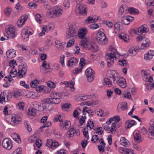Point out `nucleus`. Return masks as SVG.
Here are the masks:
<instances>
[{"label": "nucleus", "mask_w": 154, "mask_h": 154, "mask_svg": "<svg viewBox=\"0 0 154 154\" xmlns=\"http://www.w3.org/2000/svg\"><path fill=\"white\" fill-rule=\"evenodd\" d=\"M78 61L79 60L78 59L75 58L73 57H71L68 61V66H75L77 64Z\"/></svg>", "instance_id": "a211bd4d"}, {"label": "nucleus", "mask_w": 154, "mask_h": 154, "mask_svg": "<svg viewBox=\"0 0 154 154\" xmlns=\"http://www.w3.org/2000/svg\"><path fill=\"white\" fill-rule=\"evenodd\" d=\"M7 57L10 58H13L16 56L15 51L13 49H11L6 52Z\"/></svg>", "instance_id": "4be33fe9"}, {"label": "nucleus", "mask_w": 154, "mask_h": 154, "mask_svg": "<svg viewBox=\"0 0 154 154\" xmlns=\"http://www.w3.org/2000/svg\"><path fill=\"white\" fill-rule=\"evenodd\" d=\"M82 39L80 43V45L82 47V48L83 49H85L88 46V45L89 44L87 43L88 39L87 38H81Z\"/></svg>", "instance_id": "412c9836"}, {"label": "nucleus", "mask_w": 154, "mask_h": 154, "mask_svg": "<svg viewBox=\"0 0 154 154\" xmlns=\"http://www.w3.org/2000/svg\"><path fill=\"white\" fill-rule=\"evenodd\" d=\"M128 54L130 56H133L136 54V51L134 48L130 49L128 51Z\"/></svg>", "instance_id": "a18cd8bd"}, {"label": "nucleus", "mask_w": 154, "mask_h": 154, "mask_svg": "<svg viewBox=\"0 0 154 154\" xmlns=\"http://www.w3.org/2000/svg\"><path fill=\"white\" fill-rule=\"evenodd\" d=\"M51 103L56 104L59 103L60 102V100L59 99H56L55 98H51Z\"/></svg>", "instance_id": "5fc2aeb1"}, {"label": "nucleus", "mask_w": 154, "mask_h": 154, "mask_svg": "<svg viewBox=\"0 0 154 154\" xmlns=\"http://www.w3.org/2000/svg\"><path fill=\"white\" fill-rule=\"evenodd\" d=\"M116 83H117V85L123 88H125L126 86L125 80L122 77L118 76Z\"/></svg>", "instance_id": "9b49d317"}, {"label": "nucleus", "mask_w": 154, "mask_h": 154, "mask_svg": "<svg viewBox=\"0 0 154 154\" xmlns=\"http://www.w3.org/2000/svg\"><path fill=\"white\" fill-rule=\"evenodd\" d=\"M2 145L4 148L8 150L11 149L12 146L11 140L8 138H5L3 140Z\"/></svg>", "instance_id": "6e6552de"}, {"label": "nucleus", "mask_w": 154, "mask_h": 154, "mask_svg": "<svg viewBox=\"0 0 154 154\" xmlns=\"http://www.w3.org/2000/svg\"><path fill=\"white\" fill-rule=\"evenodd\" d=\"M28 18L27 15H22L19 19L17 21V24L19 27H20L23 25Z\"/></svg>", "instance_id": "ddd939ff"}, {"label": "nucleus", "mask_w": 154, "mask_h": 154, "mask_svg": "<svg viewBox=\"0 0 154 154\" xmlns=\"http://www.w3.org/2000/svg\"><path fill=\"white\" fill-rule=\"evenodd\" d=\"M98 20V17L97 19L94 18L91 16H89L86 20V22L87 24L92 23L97 21Z\"/></svg>", "instance_id": "473e14b6"}, {"label": "nucleus", "mask_w": 154, "mask_h": 154, "mask_svg": "<svg viewBox=\"0 0 154 154\" xmlns=\"http://www.w3.org/2000/svg\"><path fill=\"white\" fill-rule=\"evenodd\" d=\"M55 43L56 44V48L59 50L63 51V44L59 41H55Z\"/></svg>", "instance_id": "f704fd0d"}, {"label": "nucleus", "mask_w": 154, "mask_h": 154, "mask_svg": "<svg viewBox=\"0 0 154 154\" xmlns=\"http://www.w3.org/2000/svg\"><path fill=\"white\" fill-rule=\"evenodd\" d=\"M94 126V124L93 122L91 120H89L86 126L87 129H88V128L89 127L90 129L91 130L93 129Z\"/></svg>", "instance_id": "de8ad7c7"}, {"label": "nucleus", "mask_w": 154, "mask_h": 154, "mask_svg": "<svg viewBox=\"0 0 154 154\" xmlns=\"http://www.w3.org/2000/svg\"><path fill=\"white\" fill-rule=\"evenodd\" d=\"M21 118L19 116H12L11 118V124L12 125L14 126L16 124L18 123L19 122L21 121Z\"/></svg>", "instance_id": "5701e85b"}, {"label": "nucleus", "mask_w": 154, "mask_h": 154, "mask_svg": "<svg viewBox=\"0 0 154 154\" xmlns=\"http://www.w3.org/2000/svg\"><path fill=\"white\" fill-rule=\"evenodd\" d=\"M63 10L59 6H56L48 11L46 15L49 18L56 17L61 16L63 14Z\"/></svg>", "instance_id": "f257e3e1"}, {"label": "nucleus", "mask_w": 154, "mask_h": 154, "mask_svg": "<svg viewBox=\"0 0 154 154\" xmlns=\"http://www.w3.org/2000/svg\"><path fill=\"white\" fill-rule=\"evenodd\" d=\"M74 40L73 39H71L67 43L66 47H69L74 44Z\"/></svg>", "instance_id": "680f3d73"}, {"label": "nucleus", "mask_w": 154, "mask_h": 154, "mask_svg": "<svg viewBox=\"0 0 154 154\" xmlns=\"http://www.w3.org/2000/svg\"><path fill=\"white\" fill-rule=\"evenodd\" d=\"M27 70V66L26 63L22 64L19 67L18 76L20 78H23L25 75Z\"/></svg>", "instance_id": "7ed1b4c3"}, {"label": "nucleus", "mask_w": 154, "mask_h": 154, "mask_svg": "<svg viewBox=\"0 0 154 154\" xmlns=\"http://www.w3.org/2000/svg\"><path fill=\"white\" fill-rule=\"evenodd\" d=\"M85 73L87 77V80L89 82H91L94 80V72L90 68H88L85 71Z\"/></svg>", "instance_id": "0eeeda50"}, {"label": "nucleus", "mask_w": 154, "mask_h": 154, "mask_svg": "<svg viewBox=\"0 0 154 154\" xmlns=\"http://www.w3.org/2000/svg\"><path fill=\"white\" fill-rule=\"evenodd\" d=\"M47 26L46 25H44L42 27V29L41 32H40L38 35L39 37H41L45 34V32H47L48 31V29H47Z\"/></svg>", "instance_id": "37998d69"}, {"label": "nucleus", "mask_w": 154, "mask_h": 154, "mask_svg": "<svg viewBox=\"0 0 154 154\" xmlns=\"http://www.w3.org/2000/svg\"><path fill=\"white\" fill-rule=\"evenodd\" d=\"M149 137L152 140L154 139V127L150 126L148 129Z\"/></svg>", "instance_id": "a878e982"}, {"label": "nucleus", "mask_w": 154, "mask_h": 154, "mask_svg": "<svg viewBox=\"0 0 154 154\" xmlns=\"http://www.w3.org/2000/svg\"><path fill=\"white\" fill-rule=\"evenodd\" d=\"M66 121L64 122L63 121L60 122V126L61 129L63 130L64 129L66 130Z\"/></svg>", "instance_id": "e2e57ef3"}, {"label": "nucleus", "mask_w": 154, "mask_h": 154, "mask_svg": "<svg viewBox=\"0 0 154 154\" xmlns=\"http://www.w3.org/2000/svg\"><path fill=\"white\" fill-rule=\"evenodd\" d=\"M104 82H103V85L107 87H110L112 85V83L105 78L104 79Z\"/></svg>", "instance_id": "49530a36"}, {"label": "nucleus", "mask_w": 154, "mask_h": 154, "mask_svg": "<svg viewBox=\"0 0 154 154\" xmlns=\"http://www.w3.org/2000/svg\"><path fill=\"white\" fill-rule=\"evenodd\" d=\"M128 11L131 14H138V10L133 7L129 8L128 9Z\"/></svg>", "instance_id": "a19ab883"}, {"label": "nucleus", "mask_w": 154, "mask_h": 154, "mask_svg": "<svg viewBox=\"0 0 154 154\" xmlns=\"http://www.w3.org/2000/svg\"><path fill=\"white\" fill-rule=\"evenodd\" d=\"M114 27L115 28V30H116L117 31L120 30L121 26L120 24L118 23H116L114 24ZM116 32H117V31H116Z\"/></svg>", "instance_id": "774afa93"}, {"label": "nucleus", "mask_w": 154, "mask_h": 154, "mask_svg": "<svg viewBox=\"0 0 154 154\" xmlns=\"http://www.w3.org/2000/svg\"><path fill=\"white\" fill-rule=\"evenodd\" d=\"M120 39H122L125 42H128L129 41V36L124 33H122L119 35Z\"/></svg>", "instance_id": "bb28decb"}, {"label": "nucleus", "mask_w": 154, "mask_h": 154, "mask_svg": "<svg viewBox=\"0 0 154 154\" xmlns=\"http://www.w3.org/2000/svg\"><path fill=\"white\" fill-rule=\"evenodd\" d=\"M116 54H119L116 50L114 49V51H112V52L109 54H107L105 57V58L106 61H108L109 60H112L114 59V58L116 59Z\"/></svg>", "instance_id": "9d476101"}, {"label": "nucleus", "mask_w": 154, "mask_h": 154, "mask_svg": "<svg viewBox=\"0 0 154 154\" xmlns=\"http://www.w3.org/2000/svg\"><path fill=\"white\" fill-rule=\"evenodd\" d=\"M36 110L33 108L29 109L28 110V114L31 116H34L36 114Z\"/></svg>", "instance_id": "c03bdc74"}, {"label": "nucleus", "mask_w": 154, "mask_h": 154, "mask_svg": "<svg viewBox=\"0 0 154 154\" xmlns=\"http://www.w3.org/2000/svg\"><path fill=\"white\" fill-rule=\"evenodd\" d=\"M127 10L126 5L125 4L122 5L118 11V16L119 17L124 16L126 14Z\"/></svg>", "instance_id": "1a4fd4ad"}, {"label": "nucleus", "mask_w": 154, "mask_h": 154, "mask_svg": "<svg viewBox=\"0 0 154 154\" xmlns=\"http://www.w3.org/2000/svg\"><path fill=\"white\" fill-rule=\"evenodd\" d=\"M135 122L134 120H129L126 122V126L127 128H129L135 125Z\"/></svg>", "instance_id": "e433bc0d"}, {"label": "nucleus", "mask_w": 154, "mask_h": 154, "mask_svg": "<svg viewBox=\"0 0 154 154\" xmlns=\"http://www.w3.org/2000/svg\"><path fill=\"white\" fill-rule=\"evenodd\" d=\"M11 8H7L4 11V13L6 16H9L11 14Z\"/></svg>", "instance_id": "3c124183"}, {"label": "nucleus", "mask_w": 154, "mask_h": 154, "mask_svg": "<svg viewBox=\"0 0 154 154\" xmlns=\"http://www.w3.org/2000/svg\"><path fill=\"white\" fill-rule=\"evenodd\" d=\"M87 33L88 30L85 27L80 29L78 32V37L80 38H84Z\"/></svg>", "instance_id": "f3484780"}, {"label": "nucleus", "mask_w": 154, "mask_h": 154, "mask_svg": "<svg viewBox=\"0 0 154 154\" xmlns=\"http://www.w3.org/2000/svg\"><path fill=\"white\" fill-rule=\"evenodd\" d=\"M89 27L90 29H95L98 28L99 26L97 24L95 23L90 25Z\"/></svg>", "instance_id": "4d7b16f0"}, {"label": "nucleus", "mask_w": 154, "mask_h": 154, "mask_svg": "<svg viewBox=\"0 0 154 154\" xmlns=\"http://www.w3.org/2000/svg\"><path fill=\"white\" fill-rule=\"evenodd\" d=\"M112 118H113V121H114L112 123V127H114V128H116V124L119 122L120 120V117L119 116H115L113 117Z\"/></svg>", "instance_id": "72a5a7b5"}, {"label": "nucleus", "mask_w": 154, "mask_h": 154, "mask_svg": "<svg viewBox=\"0 0 154 154\" xmlns=\"http://www.w3.org/2000/svg\"><path fill=\"white\" fill-rule=\"evenodd\" d=\"M103 30L102 29H101L99 30L97 33L96 35V39L97 40L99 39H102L103 37H106L105 34L103 32Z\"/></svg>", "instance_id": "aec40b11"}, {"label": "nucleus", "mask_w": 154, "mask_h": 154, "mask_svg": "<svg viewBox=\"0 0 154 154\" xmlns=\"http://www.w3.org/2000/svg\"><path fill=\"white\" fill-rule=\"evenodd\" d=\"M24 106V103L23 102H20L18 104V106L20 110H23Z\"/></svg>", "instance_id": "69168bd1"}, {"label": "nucleus", "mask_w": 154, "mask_h": 154, "mask_svg": "<svg viewBox=\"0 0 154 154\" xmlns=\"http://www.w3.org/2000/svg\"><path fill=\"white\" fill-rule=\"evenodd\" d=\"M149 31V29L146 25H143L138 28L137 29V35H141L143 33H146Z\"/></svg>", "instance_id": "f8f14e48"}, {"label": "nucleus", "mask_w": 154, "mask_h": 154, "mask_svg": "<svg viewBox=\"0 0 154 154\" xmlns=\"http://www.w3.org/2000/svg\"><path fill=\"white\" fill-rule=\"evenodd\" d=\"M123 97L129 99L131 97V94L129 92H125L123 94Z\"/></svg>", "instance_id": "13d9d810"}, {"label": "nucleus", "mask_w": 154, "mask_h": 154, "mask_svg": "<svg viewBox=\"0 0 154 154\" xmlns=\"http://www.w3.org/2000/svg\"><path fill=\"white\" fill-rule=\"evenodd\" d=\"M41 102L47 105L49 103H51V98H47L41 100Z\"/></svg>", "instance_id": "8fccbe9b"}, {"label": "nucleus", "mask_w": 154, "mask_h": 154, "mask_svg": "<svg viewBox=\"0 0 154 154\" xmlns=\"http://www.w3.org/2000/svg\"><path fill=\"white\" fill-rule=\"evenodd\" d=\"M91 95H85L82 97H78V99H77V100H81V101L85 100L87 99L90 98H91Z\"/></svg>", "instance_id": "09e8293b"}, {"label": "nucleus", "mask_w": 154, "mask_h": 154, "mask_svg": "<svg viewBox=\"0 0 154 154\" xmlns=\"http://www.w3.org/2000/svg\"><path fill=\"white\" fill-rule=\"evenodd\" d=\"M119 64L122 66H126L127 63V60H119Z\"/></svg>", "instance_id": "338daca9"}, {"label": "nucleus", "mask_w": 154, "mask_h": 154, "mask_svg": "<svg viewBox=\"0 0 154 154\" xmlns=\"http://www.w3.org/2000/svg\"><path fill=\"white\" fill-rule=\"evenodd\" d=\"M42 66L43 68H45L46 69H50V67L48 64H47L46 61L44 60L42 62Z\"/></svg>", "instance_id": "6e6d98bb"}, {"label": "nucleus", "mask_w": 154, "mask_h": 154, "mask_svg": "<svg viewBox=\"0 0 154 154\" xmlns=\"http://www.w3.org/2000/svg\"><path fill=\"white\" fill-rule=\"evenodd\" d=\"M133 135L135 141L139 143L141 141V137L139 131H135L133 133Z\"/></svg>", "instance_id": "b1692460"}, {"label": "nucleus", "mask_w": 154, "mask_h": 154, "mask_svg": "<svg viewBox=\"0 0 154 154\" xmlns=\"http://www.w3.org/2000/svg\"><path fill=\"white\" fill-rule=\"evenodd\" d=\"M51 122H48L45 124H44L42 126L40 127V129H42L45 127H49L51 125Z\"/></svg>", "instance_id": "0e129e2a"}, {"label": "nucleus", "mask_w": 154, "mask_h": 154, "mask_svg": "<svg viewBox=\"0 0 154 154\" xmlns=\"http://www.w3.org/2000/svg\"><path fill=\"white\" fill-rule=\"evenodd\" d=\"M102 39L97 40L98 43L100 45H103L106 44L108 40L106 37H103Z\"/></svg>", "instance_id": "ea45409f"}, {"label": "nucleus", "mask_w": 154, "mask_h": 154, "mask_svg": "<svg viewBox=\"0 0 154 154\" xmlns=\"http://www.w3.org/2000/svg\"><path fill=\"white\" fill-rule=\"evenodd\" d=\"M59 146L58 143L56 141L52 142L51 143V149H53L57 148Z\"/></svg>", "instance_id": "bf43d9fd"}, {"label": "nucleus", "mask_w": 154, "mask_h": 154, "mask_svg": "<svg viewBox=\"0 0 154 154\" xmlns=\"http://www.w3.org/2000/svg\"><path fill=\"white\" fill-rule=\"evenodd\" d=\"M129 17V16H124L122 18V21L124 24L128 25L129 24L130 20Z\"/></svg>", "instance_id": "2f4dec72"}, {"label": "nucleus", "mask_w": 154, "mask_h": 154, "mask_svg": "<svg viewBox=\"0 0 154 154\" xmlns=\"http://www.w3.org/2000/svg\"><path fill=\"white\" fill-rule=\"evenodd\" d=\"M6 31L9 37L13 38L16 37L15 29L13 26H7L6 27Z\"/></svg>", "instance_id": "39448f33"}, {"label": "nucleus", "mask_w": 154, "mask_h": 154, "mask_svg": "<svg viewBox=\"0 0 154 154\" xmlns=\"http://www.w3.org/2000/svg\"><path fill=\"white\" fill-rule=\"evenodd\" d=\"M50 97L51 98H55L57 99H59L62 98L60 94L57 93L55 92L51 93L50 94Z\"/></svg>", "instance_id": "c756f323"}, {"label": "nucleus", "mask_w": 154, "mask_h": 154, "mask_svg": "<svg viewBox=\"0 0 154 154\" xmlns=\"http://www.w3.org/2000/svg\"><path fill=\"white\" fill-rule=\"evenodd\" d=\"M75 133H78V131L76 132V131L73 128H70L67 132L66 136L69 138L72 137H73Z\"/></svg>", "instance_id": "cd10ccee"}, {"label": "nucleus", "mask_w": 154, "mask_h": 154, "mask_svg": "<svg viewBox=\"0 0 154 154\" xmlns=\"http://www.w3.org/2000/svg\"><path fill=\"white\" fill-rule=\"evenodd\" d=\"M3 96H2L1 94H0V102L1 103L6 101L5 97L7 98V101H9L11 98V94L10 90L6 91L3 93Z\"/></svg>", "instance_id": "423d86ee"}, {"label": "nucleus", "mask_w": 154, "mask_h": 154, "mask_svg": "<svg viewBox=\"0 0 154 154\" xmlns=\"http://www.w3.org/2000/svg\"><path fill=\"white\" fill-rule=\"evenodd\" d=\"M70 104L68 103H66L65 104H63L62 106V108L64 111H66L67 110V109H68L69 107Z\"/></svg>", "instance_id": "052dcab7"}, {"label": "nucleus", "mask_w": 154, "mask_h": 154, "mask_svg": "<svg viewBox=\"0 0 154 154\" xmlns=\"http://www.w3.org/2000/svg\"><path fill=\"white\" fill-rule=\"evenodd\" d=\"M83 68V65H81V66L77 68L75 70L73 71V73L75 75L78 74L82 72Z\"/></svg>", "instance_id": "79ce46f5"}, {"label": "nucleus", "mask_w": 154, "mask_h": 154, "mask_svg": "<svg viewBox=\"0 0 154 154\" xmlns=\"http://www.w3.org/2000/svg\"><path fill=\"white\" fill-rule=\"evenodd\" d=\"M136 40L138 42H142L141 44H139L138 46L140 49H144L149 47L150 44L149 40L142 36H137Z\"/></svg>", "instance_id": "f03ea898"}, {"label": "nucleus", "mask_w": 154, "mask_h": 154, "mask_svg": "<svg viewBox=\"0 0 154 154\" xmlns=\"http://www.w3.org/2000/svg\"><path fill=\"white\" fill-rule=\"evenodd\" d=\"M24 33H26L27 34L32 35L33 33V30L30 28L26 26L22 30Z\"/></svg>", "instance_id": "c85d7f7f"}, {"label": "nucleus", "mask_w": 154, "mask_h": 154, "mask_svg": "<svg viewBox=\"0 0 154 154\" xmlns=\"http://www.w3.org/2000/svg\"><path fill=\"white\" fill-rule=\"evenodd\" d=\"M86 7L83 4L77 5L75 10V12L77 15L86 14Z\"/></svg>", "instance_id": "20e7f679"}, {"label": "nucleus", "mask_w": 154, "mask_h": 154, "mask_svg": "<svg viewBox=\"0 0 154 154\" xmlns=\"http://www.w3.org/2000/svg\"><path fill=\"white\" fill-rule=\"evenodd\" d=\"M86 48L88 50H91L93 52H97L99 50V48L97 45L94 43H90Z\"/></svg>", "instance_id": "2eb2a0df"}, {"label": "nucleus", "mask_w": 154, "mask_h": 154, "mask_svg": "<svg viewBox=\"0 0 154 154\" xmlns=\"http://www.w3.org/2000/svg\"><path fill=\"white\" fill-rule=\"evenodd\" d=\"M48 86L51 88H55V84L51 81H49L47 83Z\"/></svg>", "instance_id": "864d4df0"}, {"label": "nucleus", "mask_w": 154, "mask_h": 154, "mask_svg": "<svg viewBox=\"0 0 154 154\" xmlns=\"http://www.w3.org/2000/svg\"><path fill=\"white\" fill-rule=\"evenodd\" d=\"M39 84V82L37 80H35L32 81L31 83V87L34 88L37 86Z\"/></svg>", "instance_id": "603ef678"}, {"label": "nucleus", "mask_w": 154, "mask_h": 154, "mask_svg": "<svg viewBox=\"0 0 154 154\" xmlns=\"http://www.w3.org/2000/svg\"><path fill=\"white\" fill-rule=\"evenodd\" d=\"M21 34L22 40L24 41H27L29 39V34L26 33H24L23 31H21Z\"/></svg>", "instance_id": "58836bf2"}, {"label": "nucleus", "mask_w": 154, "mask_h": 154, "mask_svg": "<svg viewBox=\"0 0 154 154\" xmlns=\"http://www.w3.org/2000/svg\"><path fill=\"white\" fill-rule=\"evenodd\" d=\"M63 117L62 115L60 114H58L55 116L54 121V122H57L58 121H59L60 122H61L63 121Z\"/></svg>", "instance_id": "4c0bfd02"}, {"label": "nucleus", "mask_w": 154, "mask_h": 154, "mask_svg": "<svg viewBox=\"0 0 154 154\" xmlns=\"http://www.w3.org/2000/svg\"><path fill=\"white\" fill-rule=\"evenodd\" d=\"M154 55V51L152 50L148 51L147 53L144 55V59L146 60H150Z\"/></svg>", "instance_id": "6ab92c4d"}, {"label": "nucleus", "mask_w": 154, "mask_h": 154, "mask_svg": "<svg viewBox=\"0 0 154 154\" xmlns=\"http://www.w3.org/2000/svg\"><path fill=\"white\" fill-rule=\"evenodd\" d=\"M127 108V103L126 102H124L119 103L118 106L117 112H120L121 111L125 110Z\"/></svg>", "instance_id": "dca6fc26"}, {"label": "nucleus", "mask_w": 154, "mask_h": 154, "mask_svg": "<svg viewBox=\"0 0 154 154\" xmlns=\"http://www.w3.org/2000/svg\"><path fill=\"white\" fill-rule=\"evenodd\" d=\"M76 32V30L75 28L71 27L69 28L66 32V37L67 38H69L71 37L75 36Z\"/></svg>", "instance_id": "4468645a"}, {"label": "nucleus", "mask_w": 154, "mask_h": 154, "mask_svg": "<svg viewBox=\"0 0 154 154\" xmlns=\"http://www.w3.org/2000/svg\"><path fill=\"white\" fill-rule=\"evenodd\" d=\"M12 94L13 97L17 99L19 98L22 95V92L19 91H14Z\"/></svg>", "instance_id": "c9c22d12"}, {"label": "nucleus", "mask_w": 154, "mask_h": 154, "mask_svg": "<svg viewBox=\"0 0 154 154\" xmlns=\"http://www.w3.org/2000/svg\"><path fill=\"white\" fill-rule=\"evenodd\" d=\"M118 76L117 75H113L110 74H109V75H108L106 78L111 82V83H112V82H113V83L115 84L116 83V82Z\"/></svg>", "instance_id": "393cba45"}, {"label": "nucleus", "mask_w": 154, "mask_h": 154, "mask_svg": "<svg viewBox=\"0 0 154 154\" xmlns=\"http://www.w3.org/2000/svg\"><path fill=\"white\" fill-rule=\"evenodd\" d=\"M128 142L129 141L127 140L125 137H123L121 138L120 141V144L125 146L128 145Z\"/></svg>", "instance_id": "7c9ffc66"}]
</instances>
